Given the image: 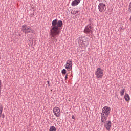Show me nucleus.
<instances>
[{"mask_svg":"<svg viewBox=\"0 0 131 131\" xmlns=\"http://www.w3.org/2000/svg\"><path fill=\"white\" fill-rule=\"evenodd\" d=\"M63 25V22L61 20L58 21L56 19H54L52 22V26L51 27L50 37L53 42H55V40L58 37L59 33H61V29L60 27Z\"/></svg>","mask_w":131,"mask_h":131,"instance_id":"1","label":"nucleus"},{"mask_svg":"<svg viewBox=\"0 0 131 131\" xmlns=\"http://www.w3.org/2000/svg\"><path fill=\"white\" fill-rule=\"evenodd\" d=\"M111 108L109 106H104L102 110L101 114V122L104 123L106 122L107 119L108 118Z\"/></svg>","mask_w":131,"mask_h":131,"instance_id":"2","label":"nucleus"},{"mask_svg":"<svg viewBox=\"0 0 131 131\" xmlns=\"http://www.w3.org/2000/svg\"><path fill=\"white\" fill-rule=\"evenodd\" d=\"M21 31L25 34H28V33H34V31L32 30L31 27L27 25H23L21 26Z\"/></svg>","mask_w":131,"mask_h":131,"instance_id":"3","label":"nucleus"},{"mask_svg":"<svg viewBox=\"0 0 131 131\" xmlns=\"http://www.w3.org/2000/svg\"><path fill=\"white\" fill-rule=\"evenodd\" d=\"M78 42L80 46L84 47V46H88L89 45V41H88V38L85 36L80 37L78 38Z\"/></svg>","mask_w":131,"mask_h":131,"instance_id":"4","label":"nucleus"},{"mask_svg":"<svg viewBox=\"0 0 131 131\" xmlns=\"http://www.w3.org/2000/svg\"><path fill=\"white\" fill-rule=\"evenodd\" d=\"M95 75L98 79L102 78L104 76V70L100 68H98L95 71Z\"/></svg>","mask_w":131,"mask_h":131,"instance_id":"5","label":"nucleus"},{"mask_svg":"<svg viewBox=\"0 0 131 131\" xmlns=\"http://www.w3.org/2000/svg\"><path fill=\"white\" fill-rule=\"evenodd\" d=\"M106 9L107 7L106 6V4L103 3H100L98 5V10L101 13H104V12L106 11Z\"/></svg>","mask_w":131,"mask_h":131,"instance_id":"6","label":"nucleus"},{"mask_svg":"<svg viewBox=\"0 0 131 131\" xmlns=\"http://www.w3.org/2000/svg\"><path fill=\"white\" fill-rule=\"evenodd\" d=\"M66 69H67L68 71H70L72 69V61L71 60H68L67 61L66 64Z\"/></svg>","mask_w":131,"mask_h":131,"instance_id":"7","label":"nucleus"},{"mask_svg":"<svg viewBox=\"0 0 131 131\" xmlns=\"http://www.w3.org/2000/svg\"><path fill=\"white\" fill-rule=\"evenodd\" d=\"M53 113L57 117H60V114H61V112L60 111V108L58 107H55L53 108Z\"/></svg>","mask_w":131,"mask_h":131,"instance_id":"8","label":"nucleus"},{"mask_svg":"<svg viewBox=\"0 0 131 131\" xmlns=\"http://www.w3.org/2000/svg\"><path fill=\"white\" fill-rule=\"evenodd\" d=\"M84 33L88 34V33H92L93 32V29L92 26L90 25H88L84 30Z\"/></svg>","mask_w":131,"mask_h":131,"instance_id":"9","label":"nucleus"},{"mask_svg":"<svg viewBox=\"0 0 131 131\" xmlns=\"http://www.w3.org/2000/svg\"><path fill=\"white\" fill-rule=\"evenodd\" d=\"M104 126L107 130H110V128L111 127V121H107L104 124Z\"/></svg>","mask_w":131,"mask_h":131,"instance_id":"10","label":"nucleus"},{"mask_svg":"<svg viewBox=\"0 0 131 131\" xmlns=\"http://www.w3.org/2000/svg\"><path fill=\"white\" fill-rule=\"evenodd\" d=\"M79 3H80V0H74L71 4V5L73 7H74L75 6H77V5H78V4H79Z\"/></svg>","mask_w":131,"mask_h":131,"instance_id":"11","label":"nucleus"},{"mask_svg":"<svg viewBox=\"0 0 131 131\" xmlns=\"http://www.w3.org/2000/svg\"><path fill=\"white\" fill-rule=\"evenodd\" d=\"M124 99L126 102H128L129 100H130V97H129V95L128 94H126L124 96Z\"/></svg>","mask_w":131,"mask_h":131,"instance_id":"12","label":"nucleus"},{"mask_svg":"<svg viewBox=\"0 0 131 131\" xmlns=\"http://www.w3.org/2000/svg\"><path fill=\"white\" fill-rule=\"evenodd\" d=\"M124 93H125V89L123 88L120 91V96H123L124 95Z\"/></svg>","mask_w":131,"mask_h":131,"instance_id":"13","label":"nucleus"},{"mask_svg":"<svg viewBox=\"0 0 131 131\" xmlns=\"http://www.w3.org/2000/svg\"><path fill=\"white\" fill-rule=\"evenodd\" d=\"M29 46H33V41L32 39H30L28 40Z\"/></svg>","mask_w":131,"mask_h":131,"instance_id":"14","label":"nucleus"},{"mask_svg":"<svg viewBox=\"0 0 131 131\" xmlns=\"http://www.w3.org/2000/svg\"><path fill=\"white\" fill-rule=\"evenodd\" d=\"M71 14L73 15H76L77 14H78V11L76 10L75 9H74V10L72 11L71 12Z\"/></svg>","mask_w":131,"mask_h":131,"instance_id":"15","label":"nucleus"},{"mask_svg":"<svg viewBox=\"0 0 131 131\" xmlns=\"http://www.w3.org/2000/svg\"><path fill=\"white\" fill-rule=\"evenodd\" d=\"M50 131H56V127L55 126H52L50 128Z\"/></svg>","mask_w":131,"mask_h":131,"instance_id":"16","label":"nucleus"},{"mask_svg":"<svg viewBox=\"0 0 131 131\" xmlns=\"http://www.w3.org/2000/svg\"><path fill=\"white\" fill-rule=\"evenodd\" d=\"M3 112V106H0V117L2 116V113Z\"/></svg>","mask_w":131,"mask_h":131,"instance_id":"17","label":"nucleus"},{"mask_svg":"<svg viewBox=\"0 0 131 131\" xmlns=\"http://www.w3.org/2000/svg\"><path fill=\"white\" fill-rule=\"evenodd\" d=\"M128 11H129V13H131V2L129 4Z\"/></svg>","mask_w":131,"mask_h":131,"instance_id":"18","label":"nucleus"},{"mask_svg":"<svg viewBox=\"0 0 131 131\" xmlns=\"http://www.w3.org/2000/svg\"><path fill=\"white\" fill-rule=\"evenodd\" d=\"M61 73L62 74H66V70L63 69L62 71H61Z\"/></svg>","mask_w":131,"mask_h":131,"instance_id":"19","label":"nucleus"},{"mask_svg":"<svg viewBox=\"0 0 131 131\" xmlns=\"http://www.w3.org/2000/svg\"><path fill=\"white\" fill-rule=\"evenodd\" d=\"M2 90V81L0 80V91Z\"/></svg>","mask_w":131,"mask_h":131,"instance_id":"20","label":"nucleus"},{"mask_svg":"<svg viewBox=\"0 0 131 131\" xmlns=\"http://www.w3.org/2000/svg\"><path fill=\"white\" fill-rule=\"evenodd\" d=\"M47 83H48V84L49 85V86H50V81H48Z\"/></svg>","mask_w":131,"mask_h":131,"instance_id":"21","label":"nucleus"},{"mask_svg":"<svg viewBox=\"0 0 131 131\" xmlns=\"http://www.w3.org/2000/svg\"><path fill=\"white\" fill-rule=\"evenodd\" d=\"M67 78H68V77L65 76V79H67Z\"/></svg>","mask_w":131,"mask_h":131,"instance_id":"22","label":"nucleus"},{"mask_svg":"<svg viewBox=\"0 0 131 131\" xmlns=\"http://www.w3.org/2000/svg\"><path fill=\"white\" fill-rule=\"evenodd\" d=\"M66 76H67V77H68V74H67Z\"/></svg>","mask_w":131,"mask_h":131,"instance_id":"23","label":"nucleus"},{"mask_svg":"<svg viewBox=\"0 0 131 131\" xmlns=\"http://www.w3.org/2000/svg\"><path fill=\"white\" fill-rule=\"evenodd\" d=\"M72 118H73V119H74V117L72 116Z\"/></svg>","mask_w":131,"mask_h":131,"instance_id":"24","label":"nucleus"}]
</instances>
